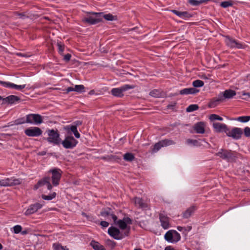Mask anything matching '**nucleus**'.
Here are the masks:
<instances>
[{"label":"nucleus","mask_w":250,"mask_h":250,"mask_svg":"<svg viewBox=\"0 0 250 250\" xmlns=\"http://www.w3.org/2000/svg\"><path fill=\"white\" fill-rule=\"evenodd\" d=\"M50 172L52 173V182L54 186H57L59 184L60 180L61 177L62 171L59 168H54L50 170Z\"/></svg>","instance_id":"obj_11"},{"label":"nucleus","mask_w":250,"mask_h":250,"mask_svg":"<svg viewBox=\"0 0 250 250\" xmlns=\"http://www.w3.org/2000/svg\"><path fill=\"white\" fill-rule=\"evenodd\" d=\"M81 122H80V121H78V122L76 123V126H77V125H81Z\"/></svg>","instance_id":"obj_58"},{"label":"nucleus","mask_w":250,"mask_h":250,"mask_svg":"<svg viewBox=\"0 0 250 250\" xmlns=\"http://www.w3.org/2000/svg\"><path fill=\"white\" fill-rule=\"evenodd\" d=\"M199 92V90H197L193 87L186 88L181 90L179 91V94L181 95H188V94H194Z\"/></svg>","instance_id":"obj_24"},{"label":"nucleus","mask_w":250,"mask_h":250,"mask_svg":"<svg viewBox=\"0 0 250 250\" xmlns=\"http://www.w3.org/2000/svg\"><path fill=\"white\" fill-rule=\"evenodd\" d=\"M200 141L201 140H197L188 139L187 140L186 143L187 144L191 146H199L201 145Z\"/></svg>","instance_id":"obj_27"},{"label":"nucleus","mask_w":250,"mask_h":250,"mask_svg":"<svg viewBox=\"0 0 250 250\" xmlns=\"http://www.w3.org/2000/svg\"><path fill=\"white\" fill-rule=\"evenodd\" d=\"M18 55L22 56V57H28L26 54H25L19 53V54H18Z\"/></svg>","instance_id":"obj_55"},{"label":"nucleus","mask_w":250,"mask_h":250,"mask_svg":"<svg viewBox=\"0 0 250 250\" xmlns=\"http://www.w3.org/2000/svg\"><path fill=\"white\" fill-rule=\"evenodd\" d=\"M48 137L46 138V140L50 143L54 145H59L61 143V139L60 138V134L57 130L54 129H49L47 131Z\"/></svg>","instance_id":"obj_3"},{"label":"nucleus","mask_w":250,"mask_h":250,"mask_svg":"<svg viewBox=\"0 0 250 250\" xmlns=\"http://www.w3.org/2000/svg\"><path fill=\"white\" fill-rule=\"evenodd\" d=\"M227 160L228 161H233L237 156V153L230 150L228 151Z\"/></svg>","instance_id":"obj_32"},{"label":"nucleus","mask_w":250,"mask_h":250,"mask_svg":"<svg viewBox=\"0 0 250 250\" xmlns=\"http://www.w3.org/2000/svg\"><path fill=\"white\" fill-rule=\"evenodd\" d=\"M101 214L102 216L107 217L108 218H112L114 221H116L117 219V217L111 212V210L110 208L102 210L101 212Z\"/></svg>","instance_id":"obj_21"},{"label":"nucleus","mask_w":250,"mask_h":250,"mask_svg":"<svg viewBox=\"0 0 250 250\" xmlns=\"http://www.w3.org/2000/svg\"><path fill=\"white\" fill-rule=\"evenodd\" d=\"M235 120L241 123H247L250 120V116H241Z\"/></svg>","instance_id":"obj_35"},{"label":"nucleus","mask_w":250,"mask_h":250,"mask_svg":"<svg viewBox=\"0 0 250 250\" xmlns=\"http://www.w3.org/2000/svg\"><path fill=\"white\" fill-rule=\"evenodd\" d=\"M228 151L227 150L221 149L216 153V155L223 159L227 160Z\"/></svg>","instance_id":"obj_30"},{"label":"nucleus","mask_w":250,"mask_h":250,"mask_svg":"<svg viewBox=\"0 0 250 250\" xmlns=\"http://www.w3.org/2000/svg\"><path fill=\"white\" fill-rule=\"evenodd\" d=\"M54 250H62L63 247L60 246L59 244H54L53 246Z\"/></svg>","instance_id":"obj_47"},{"label":"nucleus","mask_w":250,"mask_h":250,"mask_svg":"<svg viewBox=\"0 0 250 250\" xmlns=\"http://www.w3.org/2000/svg\"><path fill=\"white\" fill-rule=\"evenodd\" d=\"M78 144V141L71 135H65V139L62 142L63 147L66 149L72 148Z\"/></svg>","instance_id":"obj_5"},{"label":"nucleus","mask_w":250,"mask_h":250,"mask_svg":"<svg viewBox=\"0 0 250 250\" xmlns=\"http://www.w3.org/2000/svg\"><path fill=\"white\" fill-rule=\"evenodd\" d=\"M2 99L1 97L0 96V100Z\"/></svg>","instance_id":"obj_64"},{"label":"nucleus","mask_w":250,"mask_h":250,"mask_svg":"<svg viewBox=\"0 0 250 250\" xmlns=\"http://www.w3.org/2000/svg\"><path fill=\"white\" fill-rule=\"evenodd\" d=\"M195 209L196 208L195 207H191L184 212L183 214L184 217L186 218L189 217L191 216V215L193 213V212L195 210Z\"/></svg>","instance_id":"obj_31"},{"label":"nucleus","mask_w":250,"mask_h":250,"mask_svg":"<svg viewBox=\"0 0 250 250\" xmlns=\"http://www.w3.org/2000/svg\"><path fill=\"white\" fill-rule=\"evenodd\" d=\"M133 202L135 206L142 209H145L147 207L146 203L142 199L140 198L135 197L133 200Z\"/></svg>","instance_id":"obj_23"},{"label":"nucleus","mask_w":250,"mask_h":250,"mask_svg":"<svg viewBox=\"0 0 250 250\" xmlns=\"http://www.w3.org/2000/svg\"><path fill=\"white\" fill-rule=\"evenodd\" d=\"M198 109V106L197 104H190L186 109L188 112H191Z\"/></svg>","instance_id":"obj_38"},{"label":"nucleus","mask_w":250,"mask_h":250,"mask_svg":"<svg viewBox=\"0 0 250 250\" xmlns=\"http://www.w3.org/2000/svg\"><path fill=\"white\" fill-rule=\"evenodd\" d=\"M108 244L110 245L112 248H113L115 246V243L112 241H109Z\"/></svg>","instance_id":"obj_54"},{"label":"nucleus","mask_w":250,"mask_h":250,"mask_svg":"<svg viewBox=\"0 0 250 250\" xmlns=\"http://www.w3.org/2000/svg\"><path fill=\"white\" fill-rule=\"evenodd\" d=\"M90 245L95 250H105L102 245L95 241H92Z\"/></svg>","instance_id":"obj_28"},{"label":"nucleus","mask_w":250,"mask_h":250,"mask_svg":"<svg viewBox=\"0 0 250 250\" xmlns=\"http://www.w3.org/2000/svg\"><path fill=\"white\" fill-rule=\"evenodd\" d=\"M159 219L161 225L164 229H167L169 227V219L168 217L161 213L159 215Z\"/></svg>","instance_id":"obj_19"},{"label":"nucleus","mask_w":250,"mask_h":250,"mask_svg":"<svg viewBox=\"0 0 250 250\" xmlns=\"http://www.w3.org/2000/svg\"><path fill=\"white\" fill-rule=\"evenodd\" d=\"M42 205L40 203H35L30 205L24 212L25 215H30L36 212L39 209L41 208Z\"/></svg>","instance_id":"obj_16"},{"label":"nucleus","mask_w":250,"mask_h":250,"mask_svg":"<svg viewBox=\"0 0 250 250\" xmlns=\"http://www.w3.org/2000/svg\"><path fill=\"white\" fill-rule=\"evenodd\" d=\"M243 131L242 128L239 127H234L231 130L229 128L227 135L231 137L235 140H238L241 138Z\"/></svg>","instance_id":"obj_10"},{"label":"nucleus","mask_w":250,"mask_h":250,"mask_svg":"<svg viewBox=\"0 0 250 250\" xmlns=\"http://www.w3.org/2000/svg\"><path fill=\"white\" fill-rule=\"evenodd\" d=\"M58 46L59 53L62 54L63 51L64 46L60 43L58 44Z\"/></svg>","instance_id":"obj_49"},{"label":"nucleus","mask_w":250,"mask_h":250,"mask_svg":"<svg viewBox=\"0 0 250 250\" xmlns=\"http://www.w3.org/2000/svg\"><path fill=\"white\" fill-rule=\"evenodd\" d=\"M150 95L155 98H158L162 96L161 92L157 89H154L151 91L150 93Z\"/></svg>","instance_id":"obj_37"},{"label":"nucleus","mask_w":250,"mask_h":250,"mask_svg":"<svg viewBox=\"0 0 250 250\" xmlns=\"http://www.w3.org/2000/svg\"><path fill=\"white\" fill-rule=\"evenodd\" d=\"M108 234L117 240H120L127 236L126 233L121 232L118 229L111 227L108 229Z\"/></svg>","instance_id":"obj_9"},{"label":"nucleus","mask_w":250,"mask_h":250,"mask_svg":"<svg viewBox=\"0 0 250 250\" xmlns=\"http://www.w3.org/2000/svg\"><path fill=\"white\" fill-rule=\"evenodd\" d=\"M100 225L104 228H106L109 226V223L106 221H101Z\"/></svg>","instance_id":"obj_51"},{"label":"nucleus","mask_w":250,"mask_h":250,"mask_svg":"<svg viewBox=\"0 0 250 250\" xmlns=\"http://www.w3.org/2000/svg\"><path fill=\"white\" fill-rule=\"evenodd\" d=\"M71 57V55L70 54H67L64 56L63 59L65 61L68 62L70 60Z\"/></svg>","instance_id":"obj_50"},{"label":"nucleus","mask_w":250,"mask_h":250,"mask_svg":"<svg viewBox=\"0 0 250 250\" xmlns=\"http://www.w3.org/2000/svg\"><path fill=\"white\" fill-rule=\"evenodd\" d=\"M56 196V193L55 192H53L50 194L48 195H42V197L43 199L45 200H51L55 198Z\"/></svg>","instance_id":"obj_36"},{"label":"nucleus","mask_w":250,"mask_h":250,"mask_svg":"<svg viewBox=\"0 0 250 250\" xmlns=\"http://www.w3.org/2000/svg\"><path fill=\"white\" fill-rule=\"evenodd\" d=\"M62 250H69V249L67 247H63V249H62Z\"/></svg>","instance_id":"obj_59"},{"label":"nucleus","mask_w":250,"mask_h":250,"mask_svg":"<svg viewBox=\"0 0 250 250\" xmlns=\"http://www.w3.org/2000/svg\"><path fill=\"white\" fill-rule=\"evenodd\" d=\"M220 96L222 97L223 101L226 99H230L236 95L235 91L229 89L225 90L223 93L219 94Z\"/></svg>","instance_id":"obj_20"},{"label":"nucleus","mask_w":250,"mask_h":250,"mask_svg":"<svg viewBox=\"0 0 250 250\" xmlns=\"http://www.w3.org/2000/svg\"><path fill=\"white\" fill-rule=\"evenodd\" d=\"M232 5V2L231 1H226L222 2L220 3V6L223 8H227Z\"/></svg>","instance_id":"obj_41"},{"label":"nucleus","mask_w":250,"mask_h":250,"mask_svg":"<svg viewBox=\"0 0 250 250\" xmlns=\"http://www.w3.org/2000/svg\"><path fill=\"white\" fill-rule=\"evenodd\" d=\"M225 41L227 44L232 48H244L246 46L245 44L229 37L226 38Z\"/></svg>","instance_id":"obj_14"},{"label":"nucleus","mask_w":250,"mask_h":250,"mask_svg":"<svg viewBox=\"0 0 250 250\" xmlns=\"http://www.w3.org/2000/svg\"><path fill=\"white\" fill-rule=\"evenodd\" d=\"M174 142L171 140H164L156 143L153 147V152H157L161 147L174 145Z\"/></svg>","instance_id":"obj_13"},{"label":"nucleus","mask_w":250,"mask_h":250,"mask_svg":"<svg viewBox=\"0 0 250 250\" xmlns=\"http://www.w3.org/2000/svg\"><path fill=\"white\" fill-rule=\"evenodd\" d=\"M104 18L107 21H112L116 20V17L113 16L112 14H108L103 16Z\"/></svg>","instance_id":"obj_42"},{"label":"nucleus","mask_w":250,"mask_h":250,"mask_svg":"<svg viewBox=\"0 0 250 250\" xmlns=\"http://www.w3.org/2000/svg\"><path fill=\"white\" fill-rule=\"evenodd\" d=\"M192 85L195 87H202L204 85V82L201 80H197L193 82Z\"/></svg>","instance_id":"obj_40"},{"label":"nucleus","mask_w":250,"mask_h":250,"mask_svg":"<svg viewBox=\"0 0 250 250\" xmlns=\"http://www.w3.org/2000/svg\"><path fill=\"white\" fill-rule=\"evenodd\" d=\"M134 250H141L140 249H135Z\"/></svg>","instance_id":"obj_62"},{"label":"nucleus","mask_w":250,"mask_h":250,"mask_svg":"<svg viewBox=\"0 0 250 250\" xmlns=\"http://www.w3.org/2000/svg\"><path fill=\"white\" fill-rule=\"evenodd\" d=\"M212 1H213V2H216V1H215V0H212Z\"/></svg>","instance_id":"obj_63"},{"label":"nucleus","mask_w":250,"mask_h":250,"mask_svg":"<svg viewBox=\"0 0 250 250\" xmlns=\"http://www.w3.org/2000/svg\"><path fill=\"white\" fill-rule=\"evenodd\" d=\"M243 95H248L250 96V94L249 93H244Z\"/></svg>","instance_id":"obj_60"},{"label":"nucleus","mask_w":250,"mask_h":250,"mask_svg":"<svg viewBox=\"0 0 250 250\" xmlns=\"http://www.w3.org/2000/svg\"><path fill=\"white\" fill-rule=\"evenodd\" d=\"M177 229H178V230L179 231H182V230H183V229H184V228H183V227H182L178 226V227H177Z\"/></svg>","instance_id":"obj_56"},{"label":"nucleus","mask_w":250,"mask_h":250,"mask_svg":"<svg viewBox=\"0 0 250 250\" xmlns=\"http://www.w3.org/2000/svg\"><path fill=\"white\" fill-rule=\"evenodd\" d=\"M191 17L192 15L188 12H181V18L186 19Z\"/></svg>","instance_id":"obj_44"},{"label":"nucleus","mask_w":250,"mask_h":250,"mask_svg":"<svg viewBox=\"0 0 250 250\" xmlns=\"http://www.w3.org/2000/svg\"><path fill=\"white\" fill-rule=\"evenodd\" d=\"M14 232L16 234L20 233L22 230V227L20 225H16L13 228Z\"/></svg>","instance_id":"obj_45"},{"label":"nucleus","mask_w":250,"mask_h":250,"mask_svg":"<svg viewBox=\"0 0 250 250\" xmlns=\"http://www.w3.org/2000/svg\"><path fill=\"white\" fill-rule=\"evenodd\" d=\"M71 133H73L75 135L76 138H79L80 137V134L78 132L77 130V128L76 125H71V127L70 128Z\"/></svg>","instance_id":"obj_34"},{"label":"nucleus","mask_w":250,"mask_h":250,"mask_svg":"<svg viewBox=\"0 0 250 250\" xmlns=\"http://www.w3.org/2000/svg\"><path fill=\"white\" fill-rule=\"evenodd\" d=\"M244 135L248 138H250V127L247 126L244 128Z\"/></svg>","instance_id":"obj_46"},{"label":"nucleus","mask_w":250,"mask_h":250,"mask_svg":"<svg viewBox=\"0 0 250 250\" xmlns=\"http://www.w3.org/2000/svg\"><path fill=\"white\" fill-rule=\"evenodd\" d=\"M42 130L38 127H30L24 130L25 134L29 137H38L42 135Z\"/></svg>","instance_id":"obj_12"},{"label":"nucleus","mask_w":250,"mask_h":250,"mask_svg":"<svg viewBox=\"0 0 250 250\" xmlns=\"http://www.w3.org/2000/svg\"><path fill=\"white\" fill-rule=\"evenodd\" d=\"M114 223L123 230H125L124 233L129 234L130 227V225L132 224V220L129 217H124L123 219L114 221Z\"/></svg>","instance_id":"obj_1"},{"label":"nucleus","mask_w":250,"mask_h":250,"mask_svg":"<svg viewBox=\"0 0 250 250\" xmlns=\"http://www.w3.org/2000/svg\"><path fill=\"white\" fill-rule=\"evenodd\" d=\"M44 185H46L47 186V188L48 189L51 190L52 189V187L50 183L49 177H45L43 179L39 181L37 184L35 186L34 188L37 189L39 187H41Z\"/></svg>","instance_id":"obj_17"},{"label":"nucleus","mask_w":250,"mask_h":250,"mask_svg":"<svg viewBox=\"0 0 250 250\" xmlns=\"http://www.w3.org/2000/svg\"><path fill=\"white\" fill-rule=\"evenodd\" d=\"M101 13H92L91 15L85 17L83 19V21L90 24H94L101 21Z\"/></svg>","instance_id":"obj_7"},{"label":"nucleus","mask_w":250,"mask_h":250,"mask_svg":"<svg viewBox=\"0 0 250 250\" xmlns=\"http://www.w3.org/2000/svg\"><path fill=\"white\" fill-rule=\"evenodd\" d=\"M3 247L2 246V245L0 243V250H2Z\"/></svg>","instance_id":"obj_61"},{"label":"nucleus","mask_w":250,"mask_h":250,"mask_svg":"<svg viewBox=\"0 0 250 250\" xmlns=\"http://www.w3.org/2000/svg\"><path fill=\"white\" fill-rule=\"evenodd\" d=\"M209 0H188V2L191 5L197 6L203 3H207Z\"/></svg>","instance_id":"obj_29"},{"label":"nucleus","mask_w":250,"mask_h":250,"mask_svg":"<svg viewBox=\"0 0 250 250\" xmlns=\"http://www.w3.org/2000/svg\"><path fill=\"white\" fill-rule=\"evenodd\" d=\"M209 119L211 121L219 120L223 121V118L216 114H211L209 116Z\"/></svg>","instance_id":"obj_43"},{"label":"nucleus","mask_w":250,"mask_h":250,"mask_svg":"<svg viewBox=\"0 0 250 250\" xmlns=\"http://www.w3.org/2000/svg\"><path fill=\"white\" fill-rule=\"evenodd\" d=\"M95 93V91L94 90H91L89 91V94L90 95H93Z\"/></svg>","instance_id":"obj_57"},{"label":"nucleus","mask_w":250,"mask_h":250,"mask_svg":"<svg viewBox=\"0 0 250 250\" xmlns=\"http://www.w3.org/2000/svg\"><path fill=\"white\" fill-rule=\"evenodd\" d=\"M19 98L18 97L14 96V95H10L9 96H8L5 98H3V103H9V104H13L15 101H17L19 100Z\"/></svg>","instance_id":"obj_26"},{"label":"nucleus","mask_w":250,"mask_h":250,"mask_svg":"<svg viewBox=\"0 0 250 250\" xmlns=\"http://www.w3.org/2000/svg\"><path fill=\"white\" fill-rule=\"evenodd\" d=\"M75 91L82 93L84 91V86L82 85H75Z\"/></svg>","instance_id":"obj_39"},{"label":"nucleus","mask_w":250,"mask_h":250,"mask_svg":"<svg viewBox=\"0 0 250 250\" xmlns=\"http://www.w3.org/2000/svg\"><path fill=\"white\" fill-rule=\"evenodd\" d=\"M0 83L4 87L20 90L25 87V84L17 85L10 82L0 81Z\"/></svg>","instance_id":"obj_18"},{"label":"nucleus","mask_w":250,"mask_h":250,"mask_svg":"<svg viewBox=\"0 0 250 250\" xmlns=\"http://www.w3.org/2000/svg\"><path fill=\"white\" fill-rule=\"evenodd\" d=\"M165 239L170 243H176L181 239L180 234L176 230H170L165 235Z\"/></svg>","instance_id":"obj_4"},{"label":"nucleus","mask_w":250,"mask_h":250,"mask_svg":"<svg viewBox=\"0 0 250 250\" xmlns=\"http://www.w3.org/2000/svg\"><path fill=\"white\" fill-rule=\"evenodd\" d=\"M71 125H66L64 127V129L66 130L67 132V134L66 135H71Z\"/></svg>","instance_id":"obj_48"},{"label":"nucleus","mask_w":250,"mask_h":250,"mask_svg":"<svg viewBox=\"0 0 250 250\" xmlns=\"http://www.w3.org/2000/svg\"><path fill=\"white\" fill-rule=\"evenodd\" d=\"M171 12L179 17L181 18V12L177 11L176 10H172Z\"/></svg>","instance_id":"obj_52"},{"label":"nucleus","mask_w":250,"mask_h":250,"mask_svg":"<svg viewBox=\"0 0 250 250\" xmlns=\"http://www.w3.org/2000/svg\"><path fill=\"white\" fill-rule=\"evenodd\" d=\"M213 128L216 132H225L227 134L229 128L226 124L220 123L218 122H213L212 123Z\"/></svg>","instance_id":"obj_15"},{"label":"nucleus","mask_w":250,"mask_h":250,"mask_svg":"<svg viewBox=\"0 0 250 250\" xmlns=\"http://www.w3.org/2000/svg\"><path fill=\"white\" fill-rule=\"evenodd\" d=\"M134 87L133 85L125 84L120 87L113 88L111 91V93L115 96L121 97L124 95V92L128 89H132Z\"/></svg>","instance_id":"obj_8"},{"label":"nucleus","mask_w":250,"mask_h":250,"mask_svg":"<svg viewBox=\"0 0 250 250\" xmlns=\"http://www.w3.org/2000/svg\"><path fill=\"white\" fill-rule=\"evenodd\" d=\"M205 124L204 122H199L193 126V129L197 133L203 134L205 133Z\"/></svg>","instance_id":"obj_22"},{"label":"nucleus","mask_w":250,"mask_h":250,"mask_svg":"<svg viewBox=\"0 0 250 250\" xmlns=\"http://www.w3.org/2000/svg\"><path fill=\"white\" fill-rule=\"evenodd\" d=\"M21 183V179L14 177L7 178L0 180V187H9L18 185Z\"/></svg>","instance_id":"obj_6"},{"label":"nucleus","mask_w":250,"mask_h":250,"mask_svg":"<svg viewBox=\"0 0 250 250\" xmlns=\"http://www.w3.org/2000/svg\"><path fill=\"white\" fill-rule=\"evenodd\" d=\"M223 102L222 97L219 94L217 97L212 99L209 102L208 106L211 108H213L216 106L220 102Z\"/></svg>","instance_id":"obj_25"},{"label":"nucleus","mask_w":250,"mask_h":250,"mask_svg":"<svg viewBox=\"0 0 250 250\" xmlns=\"http://www.w3.org/2000/svg\"><path fill=\"white\" fill-rule=\"evenodd\" d=\"M42 122V119L41 115L36 114H31L26 115V120L19 122L18 124H21L24 123H29L35 125H39Z\"/></svg>","instance_id":"obj_2"},{"label":"nucleus","mask_w":250,"mask_h":250,"mask_svg":"<svg viewBox=\"0 0 250 250\" xmlns=\"http://www.w3.org/2000/svg\"><path fill=\"white\" fill-rule=\"evenodd\" d=\"M134 158V155L131 153H126L124 155V159L126 161H132Z\"/></svg>","instance_id":"obj_33"},{"label":"nucleus","mask_w":250,"mask_h":250,"mask_svg":"<svg viewBox=\"0 0 250 250\" xmlns=\"http://www.w3.org/2000/svg\"><path fill=\"white\" fill-rule=\"evenodd\" d=\"M66 91L67 93L71 91H75V87H68L66 88Z\"/></svg>","instance_id":"obj_53"}]
</instances>
